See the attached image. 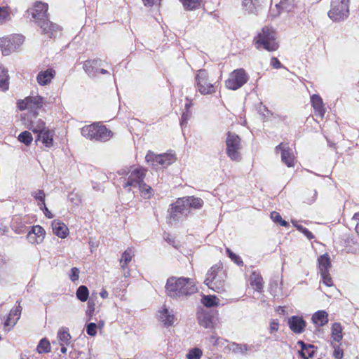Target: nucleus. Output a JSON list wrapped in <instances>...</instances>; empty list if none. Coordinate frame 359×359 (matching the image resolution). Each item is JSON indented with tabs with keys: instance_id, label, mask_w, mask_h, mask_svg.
<instances>
[{
	"instance_id": "obj_1",
	"label": "nucleus",
	"mask_w": 359,
	"mask_h": 359,
	"mask_svg": "<svg viewBox=\"0 0 359 359\" xmlns=\"http://www.w3.org/2000/svg\"><path fill=\"white\" fill-rule=\"evenodd\" d=\"M196 291L197 287L191 278L170 277L167 280L165 292L170 298L184 299Z\"/></svg>"
},
{
	"instance_id": "obj_2",
	"label": "nucleus",
	"mask_w": 359,
	"mask_h": 359,
	"mask_svg": "<svg viewBox=\"0 0 359 359\" xmlns=\"http://www.w3.org/2000/svg\"><path fill=\"white\" fill-rule=\"evenodd\" d=\"M48 4L36 2L33 8L27 11V14L31 15L42 29V32L51 38L53 33L59 29V26L52 23L47 18Z\"/></svg>"
},
{
	"instance_id": "obj_3",
	"label": "nucleus",
	"mask_w": 359,
	"mask_h": 359,
	"mask_svg": "<svg viewBox=\"0 0 359 359\" xmlns=\"http://www.w3.org/2000/svg\"><path fill=\"white\" fill-rule=\"evenodd\" d=\"M226 274L221 264H215L210 268L206 275L204 283L217 292L225 290Z\"/></svg>"
},
{
	"instance_id": "obj_4",
	"label": "nucleus",
	"mask_w": 359,
	"mask_h": 359,
	"mask_svg": "<svg viewBox=\"0 0 359 359\" xmlns=\"http://www.w3.org/2000/svg\"><path fill=\"white\" fill-rule=\"evenodd\" d=\"M254 43L257 49L263 48L268 51H275L278 47L276 41V32L271 27H264L254 38Z\"/></svg>"
},
{
	"instance_id": "obj_5",
	"label": "nucleus",
	"mask_w": 359,
	"mask_h": 359,
	"mask_svg": "<svg viewBox=\"0 0 359 359\" xmlns=\"http://www.w3.org/2000/svg\"><path fill=\"white\" fill-rule=\"evenodd\" d=\"M226 154L231 160L240 161L241 157L242 144L240 137L236 133L228 132L226 138Z\"/></svg>"
},
{
	"instance_id": "obj_6",
	"label": "nucleus",
	"mask_w": 359,
	"mask_h": 359,
	"mask_svg": "<svg viewBox=\"0 0 359 359\" xmlns=\"http://www.w3.org/2000/svg\"><path fill=\"white\" fill-rule=\"evenodd\" d=\"M147 170L142 168H130L128 172L121 170V174L126 173L128 177L123 178V187L131 191L132 187H137L144 182Z\"/></svg>"
},
{
	"instance_id": "obj_7",
	"label": "nucleus",
	"mask_w": 359,
	"mask_h": 359,
	"mask_svg": "<svg viewBox=\"0 0 359 359\" xmlns=\"http://www.w3.org/2000/svg\"><path fill=\"white\" fill-rule=\"evenodd\" d=\"M348 2L349 0H332L328 16L334 21L346 18L349 13Z\"/></svg>"
},
{
	"instance_id": "obj_8",
	"label": "nucleus",
	"mask_w": 359,
	"mask_h": 359,
	"mask_svg": "<svg viewBox=\"0 0 359 359\" xmlns=\"http://www.w3.org/2000/svg\"><path fill=\"white\" fill-rule=\"evenodd\" d=\"M184 201L180 198L175 203L172 204L171 208L168 210L169 222L171 224L184 220L189 215L188 208L184 205Z\"/></svg>"
},
{
	"instance_id": "obj_9",
	"label": "nucleus",
	"mask_w": 359,
	"mask_h": 359,
	"mask_svg": "<svg viewBox=\"0 0 359 359\" xmlns=\"http://www.w3.org/2000/svg\"><path fill=\"white\" fill-rule=\"evenodd\" d=\"M249 76L245 71L241 68L234 70L226 80L225 84L227 88L236 90L241 88L248 81Z\"/></svg>"
},
{
	"instance_id": "obj_10",
	"label": "nucleus",
	"mask_w": 359,
	"mask_h": 359,
	"mask_svg": "<svg viewBox=\"0 0 359 359\" xmlns=\"http://www.w3.org/2000/svg\"><path fill=\"white\" fill-rule=\"evenodd\" d=\"M146 161L152 163L154 168H158V165L166 167L172 164L175 161V156L172 154H155L152 151H149L146 156Z\"/></svg>"
},
{
	"instance_id": "obj_11",
	"label": "nucleus",
	"mask_w": 359,
	"mask_h": 359,
	"mask_svg": "<svg viewBox=\"0 0 359 359\" xmlns=\"http://www.w3.org/2000/svg\"><path fill=\"white\" fill-rule=\"evenodd\" d=\"M199 92L203 95L212 94L215 92L214 86L208 81V73L205 69H200L196 76Z\"/></svg>"
},
{
	"instance_id": "obj_12",
	"label": "nucleus",
	"mask_w": 359,
	"mask_h": 359,
	"mask_svg": "<svg viewBox=\"0 0 359 359\" xmlns=\"http://www.w3.org/2000/svg\"><path fill=\"white\" fill-rule=\"evenodd\" d=\"M102 65V61L100 59L89 60L84 62L83 69L90 77H95L97 73L102 74H109V72L106 69L100 68Z\"/></svg>"
},
{
	"instance_id": "obj_13",
	"label": "nucleus",
	"mask_w": 359,
	"mask_h": 359,
	"mask_svg": "<svg viewBox=\"0 0 359 359\" xmlns=\"http://www.w3.org/2000/svg\"><path fill=\"white\" fill-rule=\"evenodd\" d=\"M18 43V45L22 43L23 38L21 36H13L12 39L8 37L0 38V48L2 54L8 55L10 53L16 48L14 43Z\"/></svg>"
},
{
	"instance_id": "obj_14",
	"label": "nucleus",
	"mask_w": 359,
	"mask_h": 359,
	"mask_svg": "<svg viewBox=\"0 0 359 359\" xmlns=\"http://www.w3.org/2000/svg\"><path fill=\"white\" fill-rule=\"evenodd\" d=\"M288 325L294 333L300 334L304 331L306 323L302 317L293 316L289 318Z\"/></svg>"
},
{
	"instance_id": "obj_15",
	"label": "nucleus",
	"mask_w": 359,
	"mask_h": 359,
	"mask_svg": "<svg viewBox=\"0 0 359 359\" xmlns=\"http://www.w3.org/2000/svg\"><path fill=\"white\" fill-rule=\"evenodd\" d=\"M158 319L164 324L165 326H172L177 320L172 310H169L164 306L159 311Z\"/></svg>"
},
{
	"instance_id": "obj_16",
	"label": "nucleus",
	"mask_w": 359,
	"mask_h": 359,
	"mask_svg": "<svg viewBox=\"0 0 359 359\" xmlns=\"http://www.w3.org/2000/svg\"><path fill=\"white\" fill-rule=\"evenodd\" d=\"M112 132L108 130L104 126L95 124V140L106 142L112 137Z\"/></svg>"
},
{
	"instance_id": "obj_17",
	"label": "nucleus",
	"mask_w": 359,
	"mask_h": 359,
	"mask_svg": "<svg viewBox=\"0 0 359 359\" xmlns=\"http://www.w3.org/2000/svg\"><path fill=\"white\" fill-rule=\"evenodd\" d=\"M55 76V71L52 68H49L45 71L40 72L36 76V80L41 86H46L51 82Z\"/></svg>"
},
{
	"instance_id": "obj_18",
	"label": "nucleus",
	"mask_w": 359,
	"mask_h": 359,
	"mask_svg": "<svg viewBox=\"0 0 359 359\" xmlns=\"http://www.w3.org/2000/svg\"><path fill=\"white\" fill-rule=\"evenodd\" d=\"M311 102L316 114L319 116L320 118H323L325 113V109L322 98L318 95H313L311 97Z\"/></svg>"
},
{
	"instance_id": "obj_19",
	"label": "nucleus",
	"mask_w": 359,
	"mask_h": 359,
	"mask_svg": "<svg viewBox=\"0 0 359 359\" xmlns=\"http://www.w3.org/2000/svg\"><path fill=\"white\" fill-rule=\"evenodd\" d=\"M17 302L18 303V306L10 311L6 320L4 323V327H8L10 325L13 326L19 319L22 311V308L20 305V302Z\"/></svg>"
},
{
	"instance_id": "obj_20",
	"label": "nucleus",
	"mask_w": 359,
	"mask_h": 359,
	"mask_svg": "<svg viewBox=\"0 0 359 359\" xmlns=\"http://www.w3.org/2000/svg\"><path fill=\"white\" fill-rule=\"evenodd\" d=\"M52 229L53 233L62 238L67 237L68 234L69 230L67 226L57 220H53L52 222Z\"/></svg>"
},
{
	"instance_id": "obj_21",
	"label": "nucleus",
	"mask_w": 359,
	"mask_h": 359,
	"mask_svg": "<svg viewBox=\"0 0 359 359\" xmlns=\"http://www.w3.org/2000/svg\"><path fill=\"white\" fill-rule=\"evenodd\" d=\"M184 201V205L188 208V210L191 208L194 209H200L202 208L203 205V201L200 198H196L194 196H187L181 198Z\"/></svg>"
},
{
	"instance_id": "obj_22",
	"label": "nucleus",
	"mask_w": 359,
	"mask_h": 359,
	"mask_svg": "<svg viewBox=\"0 0 359 359\" xmlns=\"http://www.w3.org/2000/svg\"><path fill=\"white\" fill-rule=\"evenodd\" d=\"M198 322L205 328H213L216 320L210 313H202L198 316Z\"/></svg>"
},
{
	"instance_id": "obj_23",
	"label": "nucleus",
	"mask_w": 359,
	"mask_h": 359,
	"mask_svg": "<svg viewBox=\"0 0 359 359\" xmlns=\"http://www.w3.org/2000/svg\"><path fill=\"white\" fill-rule=\"evenodd\" d=\"M328 315L325 311H318L316 312L311 320L313 323L318 326H323L328 322Z\"/></svg>"
},
{
	"instance_id": "obj_24",
	"label": "nucleus",
	"mask_w": 359,
	"mask_h": 359,
	"mask_svg": "<svg viewBox=\"0 0 359 359\" xmlns=\"http://www.w3.org/2000/svg\"><path fill=\"white\" fill-rule=\"evenodd\" d=\"M53 132L50 131L49 130H47L45 132H43L41 134H39L37 135L36 142L41 141L42 143L46 147H50L53 146Z\"/></svg>"
},
{
	"instance_id": "obj_25",
	"label": "nucleus",
	"mask_w": 359,
	"mask_h": 359,
	"mask_svg": "<svg viewBox=\"0 0 359 359\" xmlns=\"http://www.w3.org/2000/svg\"><path fill=\"white\" fill-rule=\"evenodd\" d=\"M250 285L255 288V290L257 292H262L264 282L262 277L259 273L255 271L252 272L250 277Z\"/></svg>"
},
{
	"instance_id": "obj_26",
	"label": "nucleus",
	"mask_w": 359,
	"mask_h": 359,
	"mask_svg": "<svg viewBox=\"0 0 359 359\" xmlns=\"http://www.w3.org/2000/svg\"><path fill=\"white\" fill-rule=\"evenodd\" d=\"M298 344H299L302 348L301 350L299 351V355L304 359H309L313 356L314 351H311V348H313V345H311V344L307 345L302 341H299Z\"/></svg>"
},
{
	"instance_id": "obj_27",
	"label": "nucleus",
	"mask_w": 359,
	"mask_h": 359,
	"mask_svg": "<svg viewBox=\"0 0 359 359\" xmlns=\"http://www.w3.org/2000/svg\"><path fill=\"white\" fill-rule=\"evenodd\" d=\"M319 270L320 273H327L331 267L330 257L327 254H324L318 258Z\"/></svg>"
},
{
	"instance_id": "obj_28",
	"label": "nucleus",
	"mask_w": 359,
	"mask_h": 359,
	"mask_svg": "<svg viewBox=\"0 0 359 359\" xmlns=\"http://www.w3.org/2000/svg\"><path fill=\"white\" fill-rule=\"evenodd\" d=\"M281 160L287 165V167L294 166V155L291 151V149H283L281 153Z\"/></svg>"
},
{
	"instance_id": "obj_29",
	"label": "nucleus",
	"mask_w": 359,
	"mask_h": 359,
	"mask_svg": "<svg viewBox=\"0 0 359 359\" xmlns=\"http://www.w3.org/2000/svg\"><path fill=\"white\" fill-rule=\"evenodd\" d=\"M43 104V97L41 96H32L26 97V104L29 108L38 109L41 107Z\"/></svg>"
},
{
	"instance_id": "obj_30",
	"label": "nucleus",
	"mask_w": 359,
	"mask_h": 359,
	"mask_svg": "<svg viewBox=\"0 0 359 359\" xmlns=\"http://www.w3.org/2000/svg\"><path fill=\"white\" fill-rule=\"evenodd\" d=\"M342 327L340 323H334L332 326V338L336 342H339L342 339Z\"/></svg>"
},
{
	"instance_id": "obj_31",
	"label": "nucleus",
	"mask_w": 359,
	"mask_h": 359,
	"mask_svg": "<svg viewBox=\"0 0 359 359\" xmlns=\"http://www.w3.org/2000/svg\"><path fill=\"white\" fill-rule=\"evenodd\" d=\"M134 256V251L132 248L127 249L122 255L121 259L120 261L121 268L125 269L127 267L128 264L131 261Z\"/></svg>"
},
{
	"instance_id": "obj_32",
	"label": "nucleus",
	"mask_w": 359,
	"mask_h": 359,
	"mask_svg": "<svg viewBox=\"0 0 359 359\" xmlns=\"http://www.w3.org/2000/svg\"><path fill=\"white\" fill-rule=\"evenodd\" d=\"M57 338L60 344H69L72 337L68 332L67 328L62 327L57 332Z\"/></svg>"
},
{
	"instance_id": "obj_33",
	"label": "nucleus",
	"mask_w": 359,
	"mask_h": 359,
	"mask_svg": "<svg viewBox=\"0 0 359 359\" xmlns=\"http://www.w3.org/2000/svg\"><path fill=\"white\" fill-rule=\"evenodd\" d=\"M141 196L146 199L150 198L154 195V191L153 189L147 185L144 182L143 183H141L140 185L138 187Z\"/></svg>"
},
{
	"instance_id": "obj_34",
	"label": "nucleus",
	"mask_w": 359,
	"mask_h": 359,
	"mask_svg": "<svg viewBox=\"0 0 359 359\" xmlns=\"http://www.w3.org/2000/svg\"><path fill=\"white\" fill-rule=\"evenodd\" d=\"M81 134L85 137L90 140H95V124L86 126L81 129Z\"/></svg>"
},
{
	"instance_id": "obj_35",
	"label": "nucleus",
	"mask_w": 359,
	"mask_h": 359,
	"mask_svg": "<svg viewBox=\"0 0 359 359\" xmlns=\"http://www.w3.org/2000/svg\"><path fill=\"white\" fill-rule=\"evenodd\" d=\"M8 75L4 69H0V90L6 91L8 89Z\"/></svg>"
},
{
	"instance_id": "obj_36",
	"label": "nucleus",
	"mask_w": 359,
	"mask_h": 359,
	"mask_svg": "<svg viewBox=\"0 0 359 359\" xmlns=\"http://www.w3.org/2000/svg\"><path fill=\"white\" fill-rule=\"evenodd\" d=\"M76 297L81 302H86L89 296L88 289L85 285H81L76 290Z\"/></svg>"
},
{
	"instance_id": "obj_37",
	"label": "nucleus",
	"mask_w": 359,
	"mask_h": 359,
	"mask_svg": "<svg viewBox=\"0 0 359 359\" xmlns=\"http://www.w3.org/2000/svg\"><path fill=\"white\" fill-rule=\"evenodd\" d=\"M185 9L194 10L201 6V0H180Z\"/></svg>"
},
{
	"instance_id": "obj_38",
	"label": "nucleus",
	"mask_w": 359,
	"mask_h": 359,
	"mask_svg": "<svg viewBox=\"0 0 359 359\" xmlns=\"http://www.w3.org/2000/svg\"><path fill=\"white\" fill-rule=\"evenodd\" d=\"M29 130H31L33 133H37L39 135L45 132L48 129H46L45 127V123L41 120H39L35 125L33 123H32L31 126L29 127Z\"/></svg>"
},
{
	"instance_id": "obj_39",
	"label": "nucleus",
	"mask_w": 359,
	"mask_h": 359,
	"mask_svg": "<svg viewBox=\"0 0 359 359\" xmlns=\"http://www.w3.org/2000/svg\"><path fill=\"white\" fill-rule=\"evenodd\" d=\"M37 351L39 353H48L50 351V344L48 340H47L46 338L42 339L38 346H37Z\"/></svg>"
},
{
	"instance_id": "obj_40",
	"label": "nucleus",
	"mask_w": 359,
	"mask_h": 359,
	"mask_svg": "<svg viewBox=\"0 0 359 359\" xmlns=\"http://www.w3.org/2000/svg\"><path fill=\"white\" fill-rule=\"evenodd\" d=\"M231 348L233 353H241L242 354H246L247 351L250 349L247 344L237 343H233Z\"/></svg>"
},
{
	"instance_id": "obj_41",
	"label": "nucleus",
	"mask_w": 359,
	"mask_h": 359,
	"mask_svg": "<svg viewBox=\"0 0 359 359\" xmlns=\"http://www.w3.org/2000/svg\"><path fill=\"white\" fill-rule=\"evenodd\" d=\"M217 299L215 296L207 295L203 297L202 303L206 307H212L218 304Z\"/></svg>"
},
{
	"instance_id": "obj_42",
	"label": "nucleus",
	"mask_w": 359,
	"mask_h": 359,
	"mask_svg": "<svg viewBox=\"0 0 359 359\" xmlns=\"http://www.w3.org/2000/svg\"><path fill=\"white\" fill-rule=\"evenodd\" d=\"M32 140V135L28 131L22 132L18 136V140L26 145H29Z\"/></svg>"
},
{
	"instance_id": "obj_43",
	"label": "nucleus",
	"mask_w": 359,
	"mask_h": 359,
	"mask_svg": "<svg viewBox=\"0 0 359 359\" xmlns=\"http://www.w3.org/2000/svg\"><path fill=\"white\" fill-rule=\"evenodd\" d=\"M32 233L36 235V236L40 240L41 243L43 240L45 231L41 226H34L30 231Z\"/></svg>"
},
{
	"instance_id": "obj_44",
	"label": "nucleus",
	"mask_w": 359,
	"mask_h": 359,
	"mask_svg": "<svg viewBox=\"0 0 359 359\" xmlns=\"http://www.w3.org/2000/svg\"><path fill=\"white\" fill-rule=\"evenodd\" d=\"M12 229L18 234L24 233L27 231V226L20 222H14L11 225Z\"/></svg>"
},
{
	"instance_id": "obj_45",
	"label": "nucleus",
	"mask_w": 359,
	"mask_h": 359,
	"mask_svg": "<svg viewBox=\"0 0 359 359\" xmlns=\"http://www.w3.org/2000/svg\"><path fill=\"white\" fill-rule=\"evenodd\" d=\"M271 218L274 222L279 224L282 226H288V223L283 220L280 215L276 211H273L271 213Z\"/></svg>"
},
{
	"instance_id": "obj_46",
	"label": "nucleus",
	"mask_w": 359,
	"mask_h": 359,
	"mask_svg": "<svg viewBox=\"0 0 359 359\" xmlns=\"http://www.w3.org/2000/svg\"><path fill=\"white\" fill-rule=\"evenodd\" d=\"M202 355V351L198 348H193L187 354V359H200Z\"/></svg>"
},
{
	"instance_id": "obj_47",
	"label": "nucleus",
	"mask_w": 359,
	"mask_h": 359,
	"mask_svg": "<svg viewBox=\"0 0 359 359\" xmlns=\"http://www.w3.org/2000/svg\"><path fill=\"white\" fill-rule=\"evenodd\" d=\"M259 1V0H244L243 4L246 10L249 12H253V8H255Z\"/></svg>"
},
{
	"instance_id": "obj_48",
	"label": "nucleus",
	"mask_w": 359,
	"mask_h": 359,
	"mask_svg": "<svg viewBox=\"0 0 359 359\" xmlns=\"http://www.w3.org/2000/svg\"><path fill=\"white\" fill-rule=\"evenodd\" d=\"M68 201L75 205H79L81 203V196L77 193L74 192H71L68 195Z\"/></svg>"
},
{
	"instance_id": "obj_49",
	"label": "nucleus",
	"mask_w": 359,
	"mask_h": 359,
	"mask_svg": "<svg viewBox=\"0 0 359 359\" xmlns=\"http://www.w3.org/2000/svg\"><path fill=\"white\" fill-rule=\"evenodd\" d=\"M226 253L228 254L229 257L232 261H233L236 264H237L239 266L243 265V262L239 256L234 254L229 248H226Z\"/></svg>"
},
{
	"instance_id": "obj_50",
	"label": "nucleus",
	"mask_w": 359,
	"mask_h": 359,
	"mask_svg": "<svg viewBox=\"0 0 359 359\" xmlns=\"http://www.w3.org/2000/svg\"><path fill=\"white\" fill-rule=\"evenodd\" d=\"M9 11L7 7H0V24L9 19Z\"/></svg>"
},
{
	"instance_id": "obj_51",
	"label": "nucleus",
	"mask_w": 359,
	"mask_h": 359,
	"mask_svg": "<svg viewBox=\"0 0 359 359\" xmlns=\"http://www.w3.org/2000/svg\"><path fill=\"white\" fill-rule=\"evenodd\" d=\"M32 196L39 203H43L45 202V193L43 190H37L32 193Z\"/></svg>"
},
{
	"instance_id": "obj_52",
	"label": "nucleus",
	"mask_w": 359,
	"mask_h": 359,
	"mask_svg": "<svg viewBox=\"0 0 359 359\" xmlns=\"http://www.w3.org/2000/svg\"><path fill=\"white\" fill-rule=\"evenodd\" d=\"M271 292L274 297H279L280 295H282L280 287L277 281L271 284Z\"/></svg>"
},
{
	"instance_id": "obj_53",
	"label": "nucleus",
	"mask_w": 359,
	"mask_h": 359,
	"mask_svg": "<svg viewBox=\"0 0 359 359\" xmlns=\"http://www.w3.org/2000/svg\"><path fill=\"white\" fill-rule=\"evenodd\" d=\"M321 278L323 283L328 287H330L333 285L332 278L330 276L329 271L327 273H320Z\"/></svg>"
},
{
	"instance_id": "obj_54",
	"label": "nucleus",
	"mask_w": 359,
	"mask_h": 359,
	"mask_svg": "<svg viewBox=\"0 0 359 359\" xmlns=\"http://www.w3.org/2000/svg\"><path fill=\"white\" fill-rule=\"evenodd\" d=\"M332 347L334 348L333 356L336 359H341L343 358V351L340 348L339 346L336 344H332Z\"/></svg>"
},
{
	"instance_id": "obj_55",
	"label": "nucleus",
	"mask_w": 359,
	"mask_h": 359,
	"mask_svg": "<svg viewBox=\"0 0 359 359\" xmlns=\"http://www.w3.org/2000/svg\"><path fill=\"white\" fill-rule=\"evenodd\" d=\"M97 325L94 323H90L87 325L86 332L90 336H95L97 333Z\"/></svg>"
},
{
	"instance_id": "obj_56",
	"label": "nucleus",
	"mask_w": 359,
	"mask_h": 359,
	"mask_svg": "<svg viewBox=\"0 0 359 359\" xmlns=\"http://www.w3.org/2000/svg\"><path fill=\"white\" fill-rule=\"evenodd\" d=\"M297 229L301 231L309 239H311L313 238V235L311 231H309L306 228L304 227L302 225L296 226Z\"/></svg>"
},
{
	"instance_id": "obj_57",
	"label": "nucleus",
	"mask_w": 359,
	"mask_h": 359,
	"mask_svg": "<svg viewBox=\"0 0 359 359\" xmlns=\"http://www.w3.org/2000/svg\"><path fill=\"white\" fill-rule=\"evenodd\" d=\"M70 279L72 281H76L79 278V269L74 267L71 270V274L69 276Z\"/></svg>"
},
{
	"instance_id": "obj_58",
	"label": "nucleus",
	"mask_w": 359,
	"mask_h": 359,
	"mask_svg": "<svg viewBox=\"0 0 359 359\" xmlns=\"http://www.w3.org/2000/svg\"><path fill=\"white\" fill-rule=\"evenodd\" d=\"M39 206L41 210L43 211V213L48 218H53V214L48 210V209L46 208L45 202L43 203H39Z\"/></svg>"
},
{
	"instance_id": "obj_59",
	"label": "nucleus",
	"mask_w": 359,
	"mask_h": 359,
	"mask_svg": "<svg viewBox=\"0 0 359 359\" xmlns=\"http://www.w3.org/2000/svg\"><path fill=\"white\" fill-rule=\"evenodd\" d=\"M27 239L32 243H37L38 244V243H41L40 240H39V238L36 236V235L32 233L30 231H29V233L27 234Z\"/></svg>"
},
{
	"instance_id": "obj_60",
	"label": "nucleus",
	"mask_w": 359,
	"mask_h": 359,
	"mask_svg": "<svg viewBox=\"0 0 359 359\" xmlns=\"http://www.w3.org/2000/svg\"><path fill=\"white\" fill-rule=\"evenodd\" d=\"M278 327H279V324L277 320H273L270 323L269 330H270L271 333L277 331L278 330Z\"/></svg>"
},
{
	"instance_id": "obj_61",
	"label": "nucleus",
	"mask_w": 359,
	"mask_h": 359,
	"mask_svg": "<svg viewBox=\"0 0 359 359\" xmlns=\"http://www.w3.org/2000/svg\"><path fill=\"white\" fill-rule=\"evenodd\" d=\"M190 116L191 113L189 111L184 112L181 118V125L183 126L184 124H185L187 120H189V118H190Z\"/></svg>"
},
{
	"instance_id": "obj_62",
	"label": "nucleus",
	"mask_w": 359,
	"mask_h": 359,
	"mask_svg": "<svg viewBox=\"0 0 359 359\" xmlns=\"http://www.w3.org/2000/svg\"><path fill=\"white\" fill-rule=\"evenodd\" d=\"M271 65L275 69H278L281 67L280 61L276 57H272L271 60Z\"/></svg>"
},
{
	"instance_id": "obj_63",
	"label": "nucleus",
	"mask_w": 359,
	"mask_h": 359,
	"mask_svg": "<svg viewBox=\"0 0 359 359\" xmlns=\"http://www.w3.org/2000/svg\"><path fill=\"white\" fill-rule=\"evenodd\" d=\"M145 6H152L158 4L161 0H142Z\"/></svg>"
},
{
	"instance_id": "obj_64",
	"label": "nucleus",
	"mask_w": 359,
	"mask_h": 359,
	"mask_svg": "<svg viewBox=\"0 0 359 359\" xmlns=\"http://www.w3.org/2000/svg\"><path fill=\"white\" fill-rule=\"evenodd\" d=\"M88 304V309H89V314L92 315V313H93V311L95 310V302H93L92 298H90L89 299Z\"/></svg>"
}]
</instances>
